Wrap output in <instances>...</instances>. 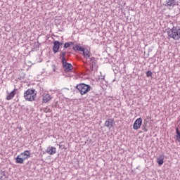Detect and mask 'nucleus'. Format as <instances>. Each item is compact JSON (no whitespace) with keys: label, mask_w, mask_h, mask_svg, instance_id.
I'll return each instance as SVG.
<instances>
[{"label":"nucleus","mask_w":180,"mask_h":180,"mask_svg":"<svg viewBox=\"0 0 180 180\" xmlns=\"http://www.w3.org/2000/svg\"><path fill=\"white\" fill-rule=\"evenodd\" d=\"M153 75V72H151V71H148L146 72V76L147 77H151Z\"/></svg>","instance_id":"412c9836"},{"label":"nucleus","mask_w":180,"mask_h":180,"mask_svg":"<svg viewBox=\"0 0 180 180\" xmlns=\"http://www.w3.org/2000/svg\"><path fill=\"white\" fill-rule=\"evenodd\" d=\"M46 153L49 155H54V154H56L57 153V148L54 146H49L46 149Z\"/></svg>","instance_id":"6e6552de"},{"label":"nucleus","mask_w":180,"mask_h":180,"mask_svg":"<svg viewBox=\"0 0 180 180\" xmlns=\"http://www.w3.org/2000/svg\"><path fill=\"white\" fill-rule=\"evenodd\" d=\"M113 124H115V119L113 118H108L104 123V126L109 129V130H110L111 128L113 127Z\"/></svg>","instance_id":"0eeeda50"},{"label":"nucleus","mask_w":180,"mask_h":180,"mask_svg":"<svg viewBox=\"0 0 180 180\" xmlns=\"http://www.w3.org/2000/svg\"><path fill=\"white\" fill-rule=\"evenodd\" d=\"M167 34L169 39H173V40H179L180 27H173L172 29H169L167 30Z\"/></svg>","instance_id":"f257e3e1"},{"label":"nucleus","mask_w":180,"mask_h":180,"mask_svg":"<svg viewBox=\"0 0 180 180\" xmlns=\"http://www.w3.org/2000/svg\"><path fill=\"white\" fill-rule=\"evenodd\" d=\"M76 88L80 93V95H86L91 91V86L84 83L77 84Z\"/></svg>","instance_id":"20e7f679"},{"label":"nucleus","mask_w":180,"mask_h":180,"mask_svg":"<svg viewBox=\"0 0 180 180\" xmlns=\"http://www.w3.org/2000/svg\"><path fill=\"white\" fill-rule=\"evenodd\" d=\"M44 112H45V113H49V112H51V110H50V108H45L44 109Z\"/></svg>","instance_id":"aec40b11"},{"label":"nucleus","mask_w":180,"mask_h":180,"mask_svg":"<svg viewBox=\"0 0 180 180\" xmlns=\"http://www.w3.org/2000/svg\"><path fill=\"white\" fill-rule=\"evenodd\" d=\"M0 180H6V174L4 171L0 170Z\"/></svg>","instance_id":"dca6fc26"},{"label":"nucleus","mask_w":180,"mask_h":180,"mask_svg":"<svg viewBox=\"0 0 180 180\" xmlns=\"http://www.w3.org/2000/svg\"><path fill=\"white\" fill-rule=\"evenodd\" d=\"M37 96V93L34 89H28L24 92V99L28 102H33V101H36Z\"/></svg>","instance_id":"f03ea898"},{"label":"nucleus","mask_w":180,"mask_h":180,"mask_svg":"<svg viewBox=\"0 0 180 180\" xmlns=\"http://www.w3.org/2000/svg\"><path fill=\"white\" fill-rule=\"evenodd\" d=\"M72 44H74V43H72V42H66L64 44V48L68 49V47L72 46Z\"/></svg>","instance_id":"6ab92c4d"},{"label":"nucleus","mask_w":180,"mask_h":180,"mask_svg":"<svg viewBox=\"0 0 180 180\" xmlns=\"http://www.w3.org/2000/svg\"><path fill=\"white\" fill-rule=\"evenodd\" d=\"M164 155H161L160 156H159V158L157 159V162L158 165H162V164H164Z\"/></svg>","instance_id":"4468645a"},{"label":"nucleus","mask_w":180,"mask_h":180,"mask_svg":"<svg viewBox=\"0 0 180 180\" xmlns=\"http://www.w3.org/2000/svg\"><path fill=\"white\" fill-rule=\"evenodd\" d=\"M60 58L62 59V63H65V52H61L60 53Z\"/></svg>","instance_id":"a211bd4d"},{"label":"nucleus","mask_w":180,"mask_h":180,"mask_svg":"<svg viewBox=\"0 0 180 180\" xmlns=\"http://www.w3.org/2000/svg\"><path fill=\"white\" fill-rule=\"evenodd\" d=\"M15 95H16V89H14L11 92H8L6 96V101H12L13 98H15Z\"/></svg>","instance_id":"9d476101"},{"label":"nucleus","mask_w":180,"mask_h":180,"mask_svg":"<svg viewBox=\"0 0 180 180\" xmlns=\"http://www.w3.org/2000/svg\"><path fill=\"white\" fill-rule=\"evenodd\" d=\"M82 51L83 53L84 58H86V60H88V58L91 57V51H89L88 49L84 48Z\"/></svg>","instance_id":"ddd939ff"},{"label":"nucleus","mask_w":180,"mask_h":180,"mask_svg":"<svg viewBox=\"0 0 180 180\" xmlns=\"http://www.w3.org/2000/svg\"><path fill=\"white\" fill-rule=\"evenodd\" d=\"M30 158V150H25L15 158L16 164H23L25 160Z\"/></svg>","instance_id":"7ed1b4c3"},{"label":"nucleus","mask_w":180,"mask_h":180,"mask_svg":"<svg viewBox=\"0 0 180 180\" xmlns=\"http://www.w3.org/2000/svg\"><path fill=\"white\" fill-rule=\"evenodd\" d=\"M84 47H82L81 46L76 44L73 46V50L75 51H82L84 50Z\"/></svg>","instance_id":"2eb2a0df"},{"label":"nucleus","mask_w":180,"mask_h":180,"mask_svg":"<svg viewBox=\"0 0 180 180\" xmlns=\"http://www.w3.org/2000/svg\"><path fill=\"white\" fill-rule=\"evenodd\" d=\"M53 71L56 72V69H53Z\"/></svg>","instance_id":"5701e85b"},{"label":"nucleus","mask_w":180,"mask_h":180,"mask_svg":"<svg viewBox=\"0 0 180 180\" xmlns=\"http://www.w3.org/2000/svg\"><path fill=\"white\" fill-rule=\"evenodd\" d=\"M63 68H64V70L66 72H70V71H71L72 70V65H71V63H67V61L63 62Z\"/></svg>","instance_id":"9b49d317"},{"label":"nucleus","mask_w":180,"mask_h":180,"mask_svg":"<svg viewBox=\"0 0 180 180\" xmlns=\"http://www.w3.org/2000/svg\"><path fill=\"white\" fill-rule=\"evenodd\" d=\"M90 60L91 61V63H96V59H95V58L94 57L90 58Z\"/></svg>","instance_id":"4be33fe9"},{"label":"nucleus","mask_w":180,"mask_h":180,"mask_svg":"<svg viewBox=\"0 0 180 180\" xmlns=\"http://www.w3.org/2000/svg\"><path fill=\"white\" fill-rule=\"evenodd\" d=\"M176 5V1L175 0H166L165 3V6H172L174 8Z\"/></svg>","instance_id":"f8f14e48"},{"label":"nucleus","mask_w":180,"mask_h":180,"mask_svg":"<svg viewBox=\"0 0 180 180\" xmlns=\"http://www.w3.org/2000/svg\"><path fill=\"white\" fill-rule=\"evenodd\" d=\"M176 141H179V143H180V131L179 129H178V128H176Z\"/></svg>","instance_id":"f3484780"},{"label":"nucleus","mask_w":180,"mask_h":180,"mask_svg":"<svg viewBox=\"0 0 180 180\" xmlns=\"http://www.w3.org/2000/svg\"><path fill=\"white\" fill-rule=\"evenodd\" d=\"M141 124H143V119L141 117L136 119L133 124L134 130H139L141 127Z\"/></svg>","instance_id":"423d86ee"},{"label":"nucleus","mask_w":180,"mask_h":180,"mask_svg":"<svg viewBox=\"0 0 180 180\" xmlns=\"http://www.w3.org/2000/svg\"><path fill=\"white\" fill-rule=\"evenodd\" d=\"M60 46H63V42L60 43L58 41H55L53 42V53H58L60 51Z\"/></svg>","instance_id":"1a4fd4ad"},{"label":"nucleus","mask_w":180,"mask_h":180,"mask_svg":"<svg viewBox=\"0 0 180 180\" xmlns=\"http://www.w3.org/2000/svg\"><path fill=\"white\" fill-rule=\"evenodd\" d=\"M42 103H49L53 97L49 93H43L42 96Z\"/></svg>","instance_id":"39448f33"}]
</instances>
